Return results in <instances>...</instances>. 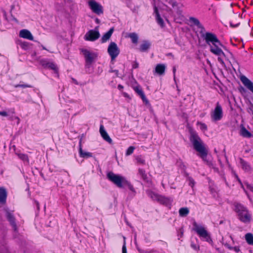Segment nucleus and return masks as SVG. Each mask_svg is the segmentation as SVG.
<instances>
[{"instance_id": "de8ad7c7", "label": "nucleus", "mask_w": 253, "mask_h": 253, "mask_svg": "<svg viewBox=\"0 0 253 253\" xmlns=\"http://www.w3.org/2000/svg\"><path fill=\"white\" fill-rule=\"evenodd\" d=\"M138 67V63L137 62H134L132 65V68L136 69Z\"/></svg>"}, {"instance_id": "6e6552de", "label": "nucleus", "mask_w": 253, "mask_h": 253, "mask_svg": "<svg viewBox=\"0 0 253 253\" xmlns=\"http://www.w3.org/2000/svg\"><path fill=\"white\" fill-rule=\"evenodd\" d=\"M87 4L93 13L97 15H100L103 13L102 6L95 0H88Z\"/></svg>"}, {"instance_id": "39448f33", "label": "nucleus", "mask_w": 253, "mask_h": 253, "mask_svg": "<svg viewBox=\"0 0 253 253\" xmlns=\"http://www.w3.org/2000/svg\"><path fill=\"white\" fill-rule=\"evenodd\" d=\"M194 230L201 238V240L206 241L209 244L212 242L210 234L206 228L203 226L198 225L196 222L193 223Z\"/></svg>"}, {"instance_id": "7ed1b4c3", "label": "nucleus", "mask_w": 253, "mask_h": 253, "mask_svg": "<svg viewBox=\"0 0 253 253\" xmlns=\"http://www.w3.org/2000/svg\"><path fill=\"white\" fill-rule=\"evenodd\" d=\"M108 179L115 184L119 188H124L127 186L131 191V195L134 196L136 192L133 186L128 181L126 178L120 175L116 174L112 171L109 172L107 174Z\"/></svg>"}, {"instance_id": "473e14b6", "label": "nucleus", "mask_w": 253, "mask_h": 253, "mask_svg": "<svg viewBox=\"0 0 253 253\" xmlns=\"http://www.w3.org/2000/svg\"><path fill=\"white\" fill-rule=\"evenodd\" d=\"M15 113L14 109H12L10 110H9L8 112L6 111H0V116H9L10 114H13Z\"/></svg>"}, {"instance_id": "09e8293b", "label": "nucleus", "mask_w": 253, "mask_h": 253, "mask_svg": "<svg viewBox=\"0 0 253 253\" xmlns=\"http://www.w3.org/2000/svg\"><path fill=\"white\" fill-rule=\"evenodd\" d=\"M236 178H237V180L238 181V182H239L240 183V184L241 185L242 187L243 188H244L243 185V184H242V182H241V180L240 179V178L238 177V176H237V175H236Z\"/></svg>"}, {"instance_id": "603ef678", "label": "nucleus", "mask_w": 253, "mask_h": 253, "mask_svg": "<svg viewBox=\"0 0 253 253\" xmlns=\"http://www.w3.org/2000/svg\"><path fill=\"white\" fill-rule=\"evenodd\" d=\"M15 119H16V120H17V124H18L19 123V121H20V119L18 117H15Z\"/></svg>"}, {"instance_id": "4be33fe9", "label": "nucleus", "mask_w": 253, "mask_h": 253, "mask_svg": "<svg viewBox=\"0 0 253 253\" xmlns=\"http://www.w3.org/2000/svg\"><path fill=\"white\" fill-rule=\"evenodd\" d=\"M244 86L253 93V83L251 80H241Z\"/></svg>"}, {"instance_id": "052dcab7", "label": "nucleus", "mask_w": 253, "mask_h": 253, "mask_svg": "<svg viewBox=\"0 0 253 253\" xmlns=\"http://www.w3.org/2000/svg\"><path fill=\"white\" fill-rule=\"evenodd\" d=\"M41 46L42 47V49H46L45 47L44 46H43V45H41Z\"/></svg>"}, {"instance_id": "a19ab883", "label": "nucleus", "mask_w": 253, "mask_h": 253, "mask_svg": "<svg viewBox=\"0 0 253 253\" xmlns=\"http://www.w3.org/2000/svg\"><path fill=\"white\" fill-rule=\"evenodd\" d=\"M238 90L242 94H245L246 93V89L242 86H239Z\"/></svg>"}, {"instance_id": "9d476101", "label": "nucleus", "mask_w": 253, "mask_h": 253, "mask_svg": "<svg viewBox=\"0 0 253 253\" xmlns=\"http://www.w3.org/2000/svg\"><path fill=\"white\" fill-rule=\"evenodd\" d=\"M100 34L97 28L94 30H91L87 32L84 36V39L86 41H94L98 39Z\"/></svg>"}, {"instance_id": "412c9836", "label": "nucleus", "mask_w": 253, "mask_h": 253, "mask_svg": "<svg viewBox=\"0 0 253 253\" xmlns=\"http://www.w3.org/2000/svg\"><path fill=\"white\" fill-rule=\"evenodd\" d=\"M7 193L5 189L0 188V203L4 204L6 202Z\"/></svg>"}, {"instance_id": "c85d7f7f", "label": "nucleus", "mask_w": 253, "mask_h": 253, "mask_svg": "<svg viewBox=\"0 0 253 253\" xmlns=\"http://www.w3.org/2000/svg\"><path fill=\"white\" fill-rule=\"evenodd\" d=\"M189 212L187 208H181L179 210V215L182 217L186 216Z\"/></svg>"}, {"instance_id": "2f4dec72", "label": "nucleus", "mask_w": 253, "mask_h": 253, "mask_svg": "<svg viewBox=\"0 0 253 253\" xmlns=\"http://www.w3.org/2000/svg\"><path fill=\"white\" fill-rule=\"evenodd\" d=\"M135 160L136 161L137 164L138 165H144L145 164V160L141 155L136 157Z\"/></svg>"}, {"instance_id": "c03bdc74", "label": "nucleus", "mask_w": 253, "mask_h": 253, "mask_svg": "<svg viewBox=\"0 0 253 253\" xmlns=\"http://www.w3.org/2000/svg\"><path fill=\"white\" fill-rule=\"evenodd\" d=\"M210 191L214 196H215L216 195V192L213 188L210 187Z\"/></svg>"}, {"instance_id": "c9c22d12", "label": "nucleus", "mask_w": 253, "mask_h": 253, "mask_svg": "<svg viewBox=\"0 0 253 253\" xmlns=\"http://www.w3.org/2000/svg\"><path fill=\"white\" fill-rule=\"evenodd\" d=\"M190 21L193 24H195V25L198 26V27H200L201 26V24H200V23L199 22V21L195 18H194V17H191L190 18Z\"/></svg>"}, {"instance_id": "aec40b11", "label": "nucleus", "mask_w": 253, "mask_h": 253, "mask_svg": "<svg viewBox=\"0 0 253 253\" xmlns=\"http://www.w3.org/2000/svg\"><path fill=\"white\" fill-rule=\"evenodd\" d=\"M114 32V28H111L107 33H106L101 38L102 43L106 42L111 37Z\"/></svg>"}, {"instance_id": "bf43d9fd", "label": "nucleus", "mask_w": 253, "mask_h": 253, "mask_svg": "<svg viewBox=\"0 0 253 253\" xmlns=\"http://www.w3.org/2000/svg\"><path fill=\"white\" fill-rule=\"evenodd\" d=\"M245 190V192H246V194L247 195V196H248V198L250 199V197H249V195H248V192H247L245 190Z\"/></svg>"}, {"instance_id": "4d7b16f0", "label": "nucleus", "mask_w": 253, "mask_h": 253, "mask_svg": "<svg viewBox=\"0 0 253 253\" xmlns=\"http://www.w3.org/2000/svg\"><path fill=\"white\" fill-rule=\"evenodd\" d=\"M36 204H37L38 209H39V203L38 202H36Z\"/></svg>"}, {"instance_id": "37998d69", "label": "nucleus", "mask_w": 253, "mask_h": 253, "mask_svg": "<svg viewBox=\"0 0 253 253\" xmlns=\"http://www.w3.org/2000/svg\"><path fill=\"white\" fill-rule=\"evenodd\" d=\"M247 188L253 193V186L249 183H246Z\"/></svg>"}, {"instance_id": "1a4fd4ad", "label": "nucleus", "mask_w": 253, "mask_h": 253, "mask_svg": "<svg viewBox=\"0 0 253 253\" xmlns=\"http://www.w3.org/2000/svg\"><path fill=\"white\" fill-rule=\"evenodd\" d=\"M107 51L110 56L111 60H115L120 54V49L114 42H111L108 45Z\"/></svg>"}, {"instance_id": "f704fd0d", "label": "nucleus", "mask_w": 253, "mask_h": 253, "mask_svg": "<svg viewBox=\"0 0 253 253\" xmlns=\"http://www.w3.org/2000/svg\"><path fill=\"white\" fill-rule=\"evenodd\" d=\"M137 250L139 253H153L155 252V250L153 249L151 250H144L142 249L139 247H137Z\"/></svg>"}, {"instance_id": "6e6d98bb", "label": "nucleus", "mask_w": 253, "mask_h": 253, "mask_svg": "<svg viewBox=\"0 0 253 253\" xmlns=\"http://www.w3.org/2000/svg\"><path fill=\"white\" fill-rule=\"evenodd\" d=\"M171 5H172V6L173 7H174V6H175V5H176L175 2H172L171 3Z\"/></svg>"}, {"instance_id": "8fccbe9b", "label": "nucleus", "mask_w": 253, "mask_h": 253, "mask_svg": "<svg viewBox=\"0 0 253 253\" xmlns=\"http://www.w3.org/2000/svg\"><path fill=\"white\" fill-rule=\"evenodd\" d=\"M118 88L119 90H121L123 88V86H122V85L121 84H119L118 85Z\"/></svg>"}, {"instance_id": "a18cd8bd", "label": "nucleus", "mask_w": 253, "mask_h": 253, "mask_svg": "<svg viewBox=\"0 0 253 253\" xmlns=\"http://www.w3.org/2000/svg\"><path fill=\"white\" fill-rule=\"evenodd\" d=\"M16 87H31L30 85H28V84H18L17 85L15 86Z\"/></svg>"}, {"instance_id": "cd10ccee", "label": "nucleus", "mask_w": 253, "mask_h": 253, "mask_svg": "<svg viewBox=\"0 0 253 253\" xmlns=\"http://www.w3.org/2000/svg\"><path fill=\"white\" fill-rule=\"evenodd\" d=\"M158 200L160 201L161 203H162L165 204H167L169 203H171L172 200L169 198L163 197V196H158L157 198Z\"/></svg>"}, {"instance_id": "680f3d73", "label": "nucleus", "mask_w": 253, "mask_h": 253, "mask_svg": "<svg viewBox=\"0 0 253 253\" xmlns=\"http://www.w3.org/2000/svg\"><path fill=\"white\" fill-rule=\"evenodd\" d=\"M231 26H232V27H234V26H233L231 23Z\"/></svg>"}, {"instance_id": "20e7f679", "label": "nucleus", "mask_w": 253, "mask_h": 253, "mask_svg": "<svg viewBox=\"0 0 253 253\" xmlns=\"http://www.w3.org/2000/svg\"><path fill=\"white\" fill-rule=\"evenodd\" d=\"M235 211L237 213L238 218L244 223H249L252 218L251 214L247 209L240 204L235 205Z\"/></svg>"}, {"instance_id": "ea45409f", "label": "nucleus", "mask_w": 253, "mask_h": 253, "mask_svg": "<svg viewBox=\"0 0 253 253\" xmlns=\"http://www.w3.org/2000/svg\"><path fill=\"white\" fill-rule=\"evenodd\" d=\"M48 67L55 71H56V70L57 69L56 65L53 63H48Z\"/></svg>"}, {"instance_id": "a878e982", "label": "nucleus", "mask_w": 253, "mask_h": 253, "mask_svg": "<svg viewBox=\"0 0 253 253\" xmlns=\"http://www.w3.org/2000/svg\"><path fill=\"white\" fill-rule=\"evenodd\" d=\"M150 43L148 41H143L140 46L139 50L141 51H145L149 48Z\"/></svg>"}, {"instance_id": "0eeeda50", "label": "nucleus", "mask_w": 253, "mask_h": 253, "mask_svg": "<svg viewBox=\"0 0 253 253\" xmlns=\"http://www.w3.org/2000/svg\"><path fill=\"white\" fill-rule=\"evenodd\" d=\"M211 117L212 122L220 121L223 117L222 108L219 103L217 102L214 109L211 112Z\"/></svg>"}, {"instance_id": "72a5a7b5", "label": "nucleus", "mask_w": 253, "mask_h": 253, "mask_svg": "<svg viewBox=\"0 0 253 253\" xmlns=\"http://www.w3.org/2000/svg\"><path fill=\"white\" fill-rule=\"evenodd\" d=\"M197 125L200 126V128L202 131L205 132L207 130V126L205 123H203L200 122H197Z\"/></svg>"}, {"instance_id": "bb28decb", "label": "nucleus", "mask_w": 253, "mask_h": 253, "mask_svg": "<svg viewBox=\"0 0 253 253\" xmlns=\"http://www.w3.org/2000/svg\"><path fill=\"white\" fill-rule=\"evenodd\" d=\"M223 242H224L223 240ZM223 244L224 245L225 247L227 248L230 250H234L235 252H236L237 253H239V252H240V248L238 246L232 247L227 242H226V243L223 242Z\"/></svg>"}, {"instance_id": "49530a36", "label": "nucleus", "mask_w": 253, "mask_h": 253, "mask_svg": "<svg viewBox=\"0 0 253 253\" xmlns=\"http://www.w3.org/2000/svg\"><path fill=\"white\" fill-rule=\"evenodd\" d=\"M122 253H127L125 243H124L122 248Z\"/></svg>"}, {"instance_id": "f8f14e48", "label": "nucleus", "mask_w": 253, "mask_h": 253, "mask_svg": "<svg viewBox=\"0 0 253 253\" xmlns=\"http://www.w3.org/2000/svg\"><path fill=\"white\" fill-rule=\"evenodd\" d=\"M99 131L103 139L109 143L111 144L112 142V140L108 134L103 125L100 126Z\"/></svg>"}, {"instance_id": "ddd939ff", "label": "nucleus", "mask_w": 253, "mask_h": 253, "mask_svg": "<svg viewBox=\"0 0 253 253\" xmlns=\"http://www.w3.org/2000/svg\"><path fill=\"white\" fill-rule=\"evenodd\" d=\"M19 36L24 39L34 41V38L31 33L26 29L21 30L19 32Z\"/></svg>"}, {"instance_id": "13d9d810", "label": "nucleus", "mask_w": 253, "mask_h": 253, "mask_svg": "<svg viewBox=\"0 0 253 253\" xmlns=\"http://www.w3.org/2000/svg\"><path fill=\"white\" fill-rule=\"evenodd\" d=\"M229 237V238L231 239V240L232 241V242H234L233 239V238L232 237L231 235H230Z\"/></svg>"}, {"instance_id": "9b49d317", "label": "nucleus", "mask_w": 253, "mask_h": 253, "mask_svg": "<svg viewBox=\"0 0 253 253\" xmlns=\"http://www.w3.org/2000/svg\"><path fill=\"white\" fill-rule=\"evenodd\" d=\"M133 89L135 91V92L141 97L142 100L146 104H148L149 101L148 99L146 98L143 91L141 87L138 85H134L132 86Z\"/></svg>"}, {"instance_id": "c756f323", "label": "nucleus", "mask_w": 253, "mask_h": 253, "mask_svg": "<svg viewBox=\"0 0 253 253\" xmlns=\"http://www.w3.org/2000/svg\"><path fill=\"white\" fill-rule=\"evenodd\" d=\"M128 37L131 39V41L133 43H137L138 37L136 33H131L129 34Z\"/></svg>"}, {"instance_id": "b1692460", "label": "nucleus", "mask_w": 253, "mask_h": 253, "mask_svg": "<svg viewBox=\"0 0 253 253\" xmlns=\"http://www.w3.org/2000/svg\"><path fill=\"white\" fill-rule=\"evenodd\" d=\"M240 163L242 166V169L246 171H250L251 170V167L248 163L244 161L242 159H240Z\"/></svg>"}, {"instance_id": "79ce46f5", "label": "nucleus", "mask_w": 253, "mask_h": 253, "mask_svg": "<svg viewBox=\"0 0 253 253\" xmlns=\"http://www.w3.org/2000/svg\"><path fill=\"white\" fill-rule=\"evenodd\" d=\"M191 247L195 250L198 251L199 250V246L196 245L195 244L193 243H191Z\"/></svg>"}, {"instance_id": "f3484780", "label": "nucleus", "mask_w": 253, "mask_h": 253, "mask_svg": "<svg viewBox=\"0 0 253 253\" xmlns=\"http://www.w3.org/2000/svg\"><path fill=\"white\" fill-rule=\"evenodd\" d=\"M82 140L80 139V149H79V154L80 156L82 158H88L92 157V154L90 152H84L83 151V150L82 148V145H81Z\"/></svg>"}, {"instance_id": "393cba45", "label": "nucleus", "mask_w": 253, "mask_h": 253, "mask_svg": "<svg viewBox=\"0 0 253 253\" xmlns=\"http://www.w3.org/2000/svg\"><path fill=\"white\" fill-rule=\"evenodd\" d=\"M245 239L248 244L253 246V234L251 233H248L245 235Z\"/></svg>"}, {"instance_id": "4468645a", "label": "nucleus", "mask_w": 253, "mask_h": 253, "mask_svg": "<svg viewBox=\"0 0 253 253\" xmlns=\"http://www.w3.org/2000/svg\"><path fill=\"white\" fill-rule=\"evenodd\" d=\"M214 87L218 91H220L221 93H224L226 90V87L221 83L220 80H214Z\"/></svg>"}, {"instance_id": "7c9ffc66", "label": "nucleus", "mask_w": 253, "mask_h": 253, "mask_svg": "<svg viewBox=\"0 0 253 253\" xmlns=\"http://www.w3.org/2000/svg\"><path fill=\"white\" fill-rule=\"evenodd\" d=\"M138 174L143 180L146 181L148 177L144 170L139 169H138Z\"/></svg>"}, {"instance_id": "864d4df0", "label": "nucleus", "mask_w": 253, "mask_h": 253, "mask_svg": "<svg viewBox=\"0 0 253 253\" xmlns=\"http://www.w3.org/2000/svg\"><path fill=\"white\" fill-rule=\"evenodd\" d=\"M125 97H128V95L126 93H123Z\"/></svg>"}, {"instance_id": "5fc2aeb1", "label": "nucleus", "mask_w": 253, "mask_h": 253, "mask_svg": "<svg viewBox=\"0 0 253 253\" xmlns=\"http://www.w3.org/2000/svg\"><path fill=\"white\" fill-rule=\"evenodd\" d=\"M240 79L243 80V79H248L246 77L243 76L241 77Z\"/></svg>"}, {"instance_id": "dca6fc26", "label": "nucleus", "mask_w": 253, "mask_h": 253, "mask_svg": "<svg viewBox=\"0 0 253 253\" xmlns=\"http://www.w3.org/2000/svg\"><path fill=\"white\" fill-rule=\"evenodd\" d=\"M166 67V66L163 64H157L155 69V73L159 75H162L165 73Z\"/></svg>"}, {"instance_id": "4c0bfd02", "label": "nucleus", "mask_w": 253, "mask_h": 253, "mask_svg": "<svg viewBox=\"0 0 253 253\" xmlns=\"http://www.w3.org/2000/svg\"><path fill=\"white\" fill-rule=\"evenodd\" d=\"M187 179L189 181V185L193 188L195 183L194 180L191 177L188 176H187Z\"/></svg>"}, {"instance_id": "e433bc0d", "label": "nucleus", "mask_w": 253, "mask_h": 253, "mask_svg": "<svg viewBox=\"0 0 253 253\" xmlns=\"http://www.w3.org/2000/svg\"><path fill=\"white\" fill-rule=\"evenodd\" d=\"M20 46L23 49L27 50L29 48L30 44L29 42H22L20 43Z\"/></svg>"}, {"instance_id": "6ab92c4d", "label": "nucleus", "mask_w": 253, "mask_h": 253, "mask_svg": "<svg viewBox=\"0 0 253 253\" xmlns=\"http://www.w3.org/2000/svg\"><path fill=\"white\" fill-rule=\"evenodd\" d=\"M6 217L9 222L10 223V224L12 226L13 229L14 230H16V224L15 222V218L13 216V215L10 212H7L6 213Z\"/></svg>"}, {"instance_id": "423d86ee", "label": "nucleus", "mask_w": 253, "mask_h": 253, "mask_svg": "<svg viewBox=\"0 0 253 253\" xmlns=\"http://www.w3.org/2000/svg\"><path fill=\"white\" fill-rule=\"evenodd\" d=\"M81 51L85 59V66L89 68L96 60L98 53L87 49H82Z\"/></svg>"}, {"instance_id": "5701e85b", "label": "nucleus", "mask_w": 253, "mask_h": 253, "mask_svg": "<svg viewBox=\"0 0 253 253\" xmlns=\"http://www.w3.org/2000/svg\"><path fill=\"white\" fill-rule=\"evenodd\" d=\"M240 134L241 136L244 137L250 138L252 136V134L249 132L244 126H242L241 127Z\"/></svg>"}, {"instance_id": "3c124183", "label": "nucleus", "mask_w": 253, "mask_h": 253, "mask_svg": "<svg viewBox=\"0 0 253 253\" xmlns=\"http://www.w3.org/2000/svg\"><path fill=\"white\" fill-rule=\"evenodd\" d=\"M73 82L74 84H79V83L77 82V80H73Z\"/></svg>"}, {"instance_id": "f03ea898", "label": "nucleus", "mask_w": 253, "mask_h": 253, "mask_svg": "<svg viewBox=\"0 0 253 253\" xmlns=\"http://www.w3.org/2000/svg\"><path fill=\"white\" fill-rule=\"evenodd\" d=\"M189 139L194 149L199 153L198 156L207 165H211V162L207 159L208 150L205 145L195 130L192 129L190 130Z\"/></svg>"}, {"instance_id": "58836bf2", "label": "nucleus", "mask_w": 253, "mask_h": 253, "mask_svg": "<svg viewBox=\"0 0 253 253\" xmlns=\"http://www.w3.org/2000/svg\"><path fill=\"white\" fill-rule=\"evenodd\" d=\"M134 149H135V148L133 146L129 147L126 151V155L129 156V155H131V154H132V153L134 151Z\"/></svg>"}, {"instance_id": "2eb2a0df", "label": "nucleus", "mask_w": 253, "mask_h": 253, "mask_svg": "<svg viewBox=\"0 0 253 253\" xmlns=\"http://www.w3.org/2000/svg\"><path fill=\"white\" fill-rule=\"evenodd\" d=\"M154 13L155 14L156 20L157 23L162 27L163 28L165 26L164 21L162 18L161 17L157 8L155 6L154 7Z\"/></svg>"}, {"instance_id": "f257e3e1", "label": "nucleus", "mask_w": 253, "mask_h": 253, "mask_svg": "<svg viewBox=\"0 0 253 253\" xmlns=\"http://www.w3.org/2000/svg\"><path fill=\"white\" fill-rule=\"evenodd\" d=\"M201 36L210 46V51L217 56L218 61L222 65H224V59L225 58V55L222 49L224 46L218 40L216 35L211 33L206 32L202 33Z\"/></svg>"}, {"instance_id": "a211bd4d", "label": "nucleus", "mask_w": 253, "mask_h": 253, "mask_svg": "<svg viewBox=\"0 0 253 253\" xmlns=\"http://www.w3.org/2000/svg\"><path fill=\"white\" fill-rule=\"evenodd\" d=\"M15 154L18 156V157L24 163L26 164L27 165L29 164V159L27 154L21 153L20 152H16Z\"/></svg>"}]
</instances>
